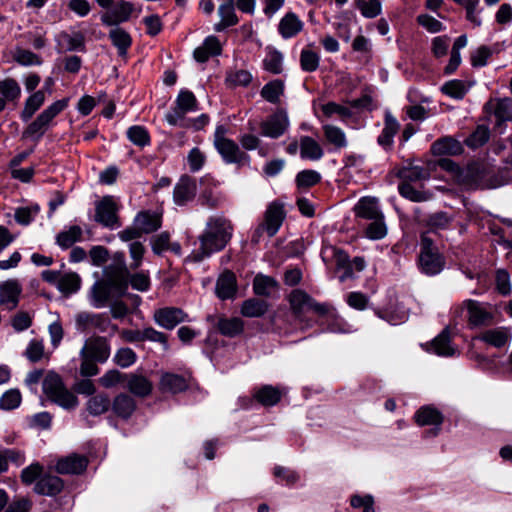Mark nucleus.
Instances as JSON below:
<instances>
[{
  "label": "nucleus",
  "mask_w": 512,
  "mask_h": 512,
  "mask_svg": "<svg viewBox=\"0 0 512 512\" xmlns=\"http://www.w3.org/2000/svg\"><path fill=\"white\" fill-rule=\"evenodd\" d=\"M125 380L126 374H123L116 369H111L99 378V384L104 388H112Z\"/></svg>",
  "instance_id": "69168bd1"
},
{
  "label": "nucleus",
  "mask_w": 512,
  "mask_h": 512,
  "mask_svg": "<svg viewBox=\"0 0 512 512\" xmlns=\"http://www.w3.org/2000/svg\"><path fill=\"white\" fill-rule=\"evenodd\" d=\"M136 359L137 355L131 348L123 347L116 351L113 361L116 365L127 368L133 365Z\"/></svg>",
  "instance_id": "13d9d810"
},
{
  "label": "nucleus",
  "mask_w": 512,
  "mask_h": 512,
  "mask_svg": "<svg viewBox=\"0 0 512 512\" xmlns=\"http://www.w3.org/2000/svg\"><path fill=\"white\" fill-rule=\"evenodd\" d=\"M399 177L402 179V182L410 183L426 180L430 177V173L426 167L409 166L399 171Z\"/></svg>",
  "instance_id": "09e8293b"
},
{
  "label": "nucleus",
  "mask_w": 512,
  "mask_h": 512,
  "mask_svg": "<svg viewBox=\"0 0 512 512\" xmlns=\"http://www.w3.org/2000/svg\"><path fill=\"white\" fill-rule=\"evenodd\" d=\"M319 56L316 52L303 49L300 55L301 68L306 72H313L319 66Z\"/></svg>",
  "instance_id": "e2e57ef3"
},
{
  "label": "nucleus",
  "mask_w": 512,
  "mask_h": 512,
  "mask_svg": "<svg viewBox=\"0 0 512 512\" xmlns=\"http://www.w3.org/2000/svg\"><path fill=\"white\" fill-rule=\"evenodd\" d=\"M133 11L134 6L131 2L120 0L112 9L101 16V21L108 26L117 25L126 22Z\"/></svg>",
  "instance_id": "dca6fc26"
},
{
  "label": "nucleus",
  "mask_w": 512,
  "mask_h": 512,
  "mask_svg": "<svg viewBox=\"0 0 512 512\" xmlns=\"http://www.w3.org/2000/svg\"><path fill=\"white\" fill-rule=\"evenodd\" d=\"M64 488V481L56 475L44 474L34 486L35 493L46 496H56Z\"/></svg>",
  "instance_id": "4be33fe9"
},
{
  "label": "nucleus",
  "mask_w": 512,
  "mask_h": 512,
  "mask_svg": "<svg viewBox=\"0 0 512 512\" xmlns=\"http://www.w3.org/2000/svg\"><path fill=\"white\" fill-rule=\"evenodd\" d=\"M110 345L108 340L102 336L91 337L86 340L80 351V355H87L99 363H104L110 356Z\"/></svg>",
  "instance_id": "9b49d317"
},
{
  "label": "nucleus",
  "mask_w": 512,
  "mask_h": 512,
  "mask_svg": "<svg viewBox=\"0 0 512 512\" xmlns=\"http://www.w3.org/2000/svg\"><path fill=\"white\" fill-rule=\"evenodd\" d=\"M323 132L326 140L337 148H342L347 145L344 132L334 125H324Z\"/></svg>",
  "instance_id": "864d4df0"
},
{
  "label": "nucleus",
  "mask_w": 512,
  "mask_h": 512,
  "mask_svg": "<svg viewBox=\"0 0 512 512\" xmlns=\"http://www.w3.org/2000/svg\"><path fill=\"white\" fill-rule=\"evenodd\" d=\"M42 473L43 466L39 463H33L22 470L20 478L25 485H30L38 478L40 479Z\"/></svg>",
  "instance_id": "338daca9"
},
{
  "label": "nucleus",
  "mask_w": 512,
  "mask_h": 512,
  "mask_svg": "<svg viewBox=\"0 0 512 512\" xmlns=\"http://www.w3.org/2000/svg\"><path fill=\"white\" fill-rule=\"evenodd\" d=\"M303 28V22L292 12L287 13L279 22L278 31L283 38L297 35Z\"/></svg>",
  "instance_id": "7c9ffc66"
},
{
  "label": "nucleus",
  "mask_w": 512,
  "mask_h": 512,
  "mask_svg": "<svg viewBox=\"0 0 512 512\" xmlns=\"http://www.w3.org/2000/svg\"><path fill=\"white\" fill-rule=\"evenodd\" d=\"M282 54L276 50H269L263 60L264 69L273 74L282 72Z\"/></svg>",
  "instance_id": "6e6d98bb"
},
{
  "label": "nucleus",
  "mask_w": 512,
  "mask_h": 512,
  "mask_svg": "<svg viewBox=\"0 0 512 512\" xmlns=\"http://www.w3.org/2000/svg\"><path fill=\"white\" fill-rule=\"evenodd\" d=\"M511 338V330L507 327L487 329L475 337V339H478L495 348L504 347Z\"/></svg>",
  "instance_id": "6ab92c4d"
},
{
  "label": "nucleus",
  "mask_w": 512,
  "mask_h": 512,
  "mask_svg": "<svg viewBox=\"0 0 512 512\" xmlns=\"http://www.w3.org/2000/svg\"><path fill=\"white\" fill-rule=\"evenodd\" d=\"M153 320L160 327L172 330L178 324L186 322L188 315L181 308L167 306L156 309L153 313Z\"/></svg>",
  "instance_id": "6e6552de"
},
{
  "label": "nucleus",
  "mask_w": 512,
  "mask_h": 512,
  "mask_svg": "<svg viewBox=\"0 0 512 512\" xmlns=\"http://www.w3.org/2000/svg\"><path fill=\"white\" fill-rule=\"evenodd\" d=\"M399 193L414 202H423L429 199V194L416 190L410 183L402 182L399 187Z\"/></svg>",
  "instance_id": "bf43d9fd"
},
{
  "label": "nucleus",
  "mask_w": 512,
  "mask_h": 512,
  "mask_svg": "<svg viewBox=\"0 0 512 512\" xmlns=\"http://www.w3.org/2000/svg\"><path fill=\"white\" fill-rule=\"evenodd\" d=\"M112 409L117 416L128 419L136 409V402L131 396L121 393L114 398Z\"/></svg>",
  "instance_id": "f704fd0d"
},
{
  "label": "nucleus",
  "mask_w": 512,
  "mask_h": 512,
  "mask_svg": "<svg viewBox=\"0 0 512 512\" xmlns=\"http://www.w3.org/2000/svg\"><path fill=\"white\" fill-rule=\"evenodd\" d=\"M81 279L76 273L61 275L58 281V289L65 294L75 293L80 288Z\"/></svg>",
  "instance_id": "603ef678"
},
{
  "label": "nucleus",
  "mask_w": 512,
  "mask_h": 512,
  "mask_svg": "<svg viewBox=\"0 0 512 512\" xmlns=\"http://www.w3.org/2000/svg\"><path fill=\"white\" fill-rule=\"evenodd\" d=\"M463 310H466L467 322L471 328L487 327L494 323L492 306L476 300L468 299L463 302Z\"/></svg>",
  "instance_id": "39448f33"
},
{
  "label": "nucleus",
  "mask_w": 512,
  "mask_h": 512,
  "mask_svg": "<svg viewBox=\"0 0 512 512\" xmlns=\"http://www.w3.org/2000/svg\"><path fill=\"white\" fill-rule=\"evenodd\" d=\"M81 235L82 229L79 226H71L68 230L58 234L57 243L63 248H69L81 238Z\"/></svg>",
  "instance_id": "5fc2aeb1"
},
{
  "label": "nucleus",
  "mask_w": 512,
  "mask_h": 512,
  "mask_svg": "<svg viewBox=\"0 0 512 512\" xmlns=\"http://www.w3.org/2000/svg\"><path fill=\"white\" fill-rule=\"evenodd\" d=\"M354 211L357 216L368 220H374L383 215L378 208L377 200L372 197L361 198L356 204Z\"/></svg>",
  "instance_id": "c756f323"
},
{
  "label": "nucleus",
  "mask_w": 512,
  "mask_h": 512,
  "mask_svg": "<svg viewBox=\"0 0 512 512\" xmlns=\"http://www.w3.org/2000/svg\"><path fill=\"white\" fill-rule=\"evenodd\" d=\"M196 107L197 101L194 94L190 91H182L177 97L176 107L166 115V119L169 124L178 125L181 121H184L185 114L196 110Z\"/></svg>",
  "instance_id": "9d476101"
},
{
  "label": "nucleus",
  "mask_w": 512,
  "mask_h": 512,
  "mask_svg": "<svg viewBox=\"0 0 512 512\" xmlns=\"http://www.w3.org/2000/svg\"><path fill=\"white\" fill-rule=\"evenodd\" d=\"M135 225H137L141 233H152L160 228L161 217L157 213L142 211L136 216Z\"/></svg>",
  "instance_id": "c9c22d12"
},
{
  "label": "nucleus",
  "mask_w": 512,
  "mask_h": 512,
  "mask_svg": "<svg viewBox=\"0 0 512 512\" xmlns=\"http://www.w3.org/2000/svg\"><path fill=\"white\" fill-rule=\"evenodd\" d=\"M43 391L49 400L64 409L71 410L78 405L77 397L64 385L61 377L49 372L43 380Z\"/></svg>",
  "instance_id": "f03ea898"
},
{
  "label": "nucleus",
  "mask_w": 512,
  "mask_h": 512,
  "mask_svg": "<svg viewBox=\"0 0 512 512\" xmlns=\"http://www.w3.org/2000/svg\"><path fill=\"white\" fill-rule=\"evenodd\" d=\"M188 380L179 374L162 373L159 381V389L163 393L177 394L188 389Z\"/></svg>",
  "instance_id": "5701e85b"
},
{
  "label": "nucleus",
  "mask_w": 512,
  "mask_h": 512,
  "mask_svg": "<svg viewBox=\"0 0 512 512\" xmlns=\"http://www.w3.org/2000/svg\"><path fill=\"white\" fill-rule=\"evenodd\" d=\"M22 292L20 283L15 279H10L0 283V305L8 310H13L18 306L19 297Z\"/></svg>",
  "instance_id": "2eb2a0df"
},
{
  "label": "nucleus",
  "mask_w": 512,
  "mask_h": 512,
  "mask_svg": "<svg viewBox=\"0 0 512 512\" xmlns=\"http://www.w3.org/2000/svg\"><path fill=\"white\" fill-rule=\"evenodd\" d=\"M289 121L284 111H278L261 123V133L270 138H278L284 134Z\"/></svg>",
  "instance_id": "4468645a"
},
{
  "label": "nucleus",
  "mask_w": 512,
  "mask_h": 512,
  "mask_svg": "<svg viewBox=\"0 0 512 512\" xmlns=\"http://www.w3.org/2000/svg\"><path fill=\"white\" fill-rule=\"evenodd\" d=\"M89 464L85 455L72 453L57 459L55 471L62 475H80L84 473Z\"/></svg>",
  "instance_id": "1a4fd4ad"
},
{
  "label": "nucleus",
  "mask_w": 512,
  "mask_h": 512,
  "mask_svg": "<svg viewBox=\"0 0 512 512\" xmlns=\"http://www.w3.org/2000/svg\"><path fill=\"white\" fill-rule=\"evenodd\" d=\"M321 179L318 172L314 170H303L296 176V183L299 187L309 188L316 185Z\"/></svg>",
  "instance_id": "774afa93"
},
{
  "label": "nucleus",
  "mask_w": 512,
  "mask_h": 512,
  "mask_svg": "<svg viewBox=\"0 0 512 512\" xmlns=\"http://www.w3.org/2000/svg\"><path fill=\"white\" fill-rule=\"evenodd\" d=\"M215 293L221 300L232 299L237 293V280L235 274L225 270L217 279Z\"/></svg>",
  "instance_id": "412c9836"
},
{
  "label": "nucleus",
  "mask_w": 512,
  "mask_h": 512,
  "mask_svg": "<svg viewBox=\"0 0 512 512\" xmlns=\"http://www.w3.org/2000/svg\"><path fill=\"white\" fill-rule=\"evenodd\" d=\"M284 219L285 211L283 205L278 202H272L265 211L263 221L269 237H273L278 232Z\"/></svg>",
  "instance_id": "a211bd4d"
},
{
  "label": "nucleus",
  "mask_w": 512,
  "mask_h": 512,
  "mask_svg": "<svg viewBox=\"0 0 512 512\" xmlns=\"http://www.w3.org/2000/svg\"><path fill=\"white\" fill-rule=\"evenodd\" d=\"M269 309L267 301L258 298H249L245 300L240 309V313L244 317L259 318L266 314Z\"/></svg>",
  "instance_id": "2f4dec72"
},
{
  "label": "nucleus",
  "mask_w": 512,
  "mask_h": 512,
  "mask_svg": "<svg viewBox=\"0 0 512 512\" xmlns=\"http://www.w3.org/2000/svg\"><path fill=\"white\" fill-rule=\"evenodd\" d=\"M333 258L335 261L336 269L343 270L342 275L339 277L341 282L352 278L354 273L352 271V264L347 253L340 249H334Z\"/></svg>",
  "instance_id": "c03bdc74"
},
{
  "label": "nucleus",
  "mask_w": 512,
  "mask_h": 512,
  "mask_svg": "<svg viewBox=\"0 0 512 512\" xmlns=\"http://www.w3.org/2000/svg\"><path fill=\"white\" fill-rule=\"evenodd\" d=\"M215 146L227 163H240L246 158V155L240 151L238 145L228 138L216 141Z\"/></svg>",
  "instance_id": "a878e982"
},
{
  "label": "nucleus",
  "mask_w": 512,
  "mask_h": 512,
  "mask_svg": "<svg viewBox=\"0 0 512 512\" xmlns=\"http://www.w3.org/2000/svg\"><path fill=\"white\" fill-rule=\"evenodd\" d=\"M488 139V128L485 126H478L475 131L465 140V144L471 148H478L484 145Z\"/></svg>",
  "instance_id": "0e129e2a"
},
{
  "label": "nucleus",
  "mask_w": 512,
  "mask_h": 512,
  "mask_svg": "<svg viewBox=\"0 0 512 512\" xmlns=\"http://www.w3.org/2000/svg\"><path fill=\"white\" fill-rule=\"evenodd\" d=\"M105 281L108 284L112 285V287L123 294L129 284V271L127 269L124 255L123 254H115L113 263L106 266L103 270Z\"/></svg>",
  "instance_id": "423d86ee"
},
{
  "label": "nucleus",
  "mask_w": 512,
  "mask_h": 512,
  "mask_svg": "<svg viewBox=\"0 0 512 512\" xmlns=\"http://www.w3.org/2000/svg\"><path fill=\"white\" fill-rule=\"evenodd\" d=\"M114 289L112 285L103 280L97 282L92 288V296L96 307H102L110 299L111 290Z\"/></svg>",
  "instance_id": "8fccbe9b"
},
{
  "label": "nucleus",
  "mask_w": 512,
  "mask_h": 512,
  "mask_svg": "<svg viewBox=\"0 0 512 512\" xmlns=\"http://www.w3.org/2000/svg\"><path fill=\"white\" fill-rule=\"evenodd\" d=\"M450 333L448 329H444L432 342L431 350L439 356H453L455 348L450 344Z\"/></svg>",
  "instance_id": "58836bf2"
},
{
  "label": "nucleus",
  "mask_w": 512,
  "mask_h": 512,
  "mask_svg": "<svg viewBox=\"0 0 512 512\" xmlns=\"http://www.w3.org/2000/svg\"><path fill=\"white\" fill-rule=\"evenodd\" d=\"M109 38L112 44L117 48L119 56H126L127 50L132 44L130 34L123 28L116 27L110 30Z\"/></svg>",
  "instance_id": "4c0bfd02"
},
{
  "label": "nucleus",
  "mask_w": 512,
  "mask_h": 512,
  "mask_svg": "<svg viewBox=\"0 0 512 512\" xmlns=\"http://www.w3.org/2000/svg\"><path fill=\"white\" fill-rule=\"evenodd\" d=\"M300 154L304 159L319 160L324 152L316 140L309 136H304L300 140Z\"/></svg>",
  "instance_id": "ea45409f"
},
{
  "label": "nucleus",
  "mask_w": 512,
  "mask_h": 512,
  "mask_svg": "<svg viewBox=\"0 0 512 512\" xmlns=\"http://www.w3.org/2000/svg\"><path fill=\"white\" fill-rule=\"evenodd\" d=\"M0 112L5 108L6 101L17 100L21 95V88L13 78H6L0 81Z\"/></svg>",
  "instance_id": "473e14b6"
},
{
  "label": "nucleus",
  "mask_w": 512,
  "mask_h": 512,
  "mask_svg": "<svg viewBox=\"0 0 512 512\" xmlns=\"http://www.w3.org/2000/svg\"><path fill=\"white\" fill-rule=\"evenodd\" d=\"M425 221V224L431 229V230H439V229H446L451 221L452 217L449 216L446 212L439 211L431 214Z\"/></svg>",
  "instance_id": "4d7b16f0"
},
{
  "label": "nucleus",
  "mask_w": 512,
  "mask_h": 512,
  "mask_svg": "<svg viewBox=\"0 0 512 512\" xmlns=\"http://www.w3.org/2000/svg\"><path fill=\"white\" fill-rule=\"evenodd\" d=\"M85 38L81 32L68 34L62 32L58 38V45L63 47L65 51H83L85 49Z\"/></svg>",
  "instance_id": "79ce46f5"
},
{
  "label": "nucleus",
  "mask_w": 512,
  "mask_h": 512,
  "mask_svg": "<svg viewBox=\"0 0 512 512\" xmlns=\"http://www.w3.org/2000/svg\"><path fill=\"white\" fill-rule=\"evenodd\" d=\"M444 258L434 246L433 240L426 234L421 236V250L419 254V267L427 275H436L444 267Z\"/></svg>",
  "instance_id": "20e7f679"
},
{
  "label": "nucleus",
  "mask_w": 512,
  "mask_h": 512,
  "mask_svg": "<svg viewBox=\"0 0 512 512\" xmlns=\"http://www.w3.org/2000/svg\"><path fill=\"white\" fill-rule=\"evenodd\" d=\"M77 330L85 333L91 329H98L100 332H106L110 327V320L104 314H94L89 312H80L75 317Z\"/></svg>",
  "instance_id": "f8f14e48"
},
{
  "label": "nucleus",
  "mask_w": 512,
  "mask_h": 512,
  "mask_svg": "<svg viewBox=\"0 0 512 512\" xmlns=\"http://www.w3.org/2000/svg\"><path fill=\"white\" fill-rule=\"evenodd\" d=\"M12 58L22 66H40L43 63V60L39 55L21 47H16L14 49L12 52Z\"/></svg>",
  "instance_id": "a18cd8bd"
},
{
  "label": "nucleus",
  "mask_w": 512,
  "mask_h": 512,
  "mask_svg": "<svg viewBox=\"0 0 512 512\" xmlns=\"http://www.w3.org/2000/svg\"><path fill=\"white\" fill-rule=\"evenodd\" d=\"M285 393V389L272 385H264L254 390L253 397L261 405L270 407L279 403Z\"/></svg>",
  "instance_id": "393cba45"
},
{
  "label": "nucleus",
  "mask_w": 512,
  "mask_h": 512,
  "mask_svg": "<svg viewBox=\"0 0 512 512\" xmlns=\"http://www.w3.org/2000/svg\"><path fill=\"white\" fill-rule=\"evenodd\" d=\"M415 421L419 426H436L426 432L429 436H436L440 430L438 426L443 422V416L436 408L432 406H424L416 412Z\"/></svg>",
  "instance_id": "f3484780"
},
{
  "label": "nucleus",
  "mask_w": 512,
  "mask_h": 512,
  "mask_svg": "<svg viewBox=\"0 0 512 512\" xmlns=\"http://www.w3.org/2000/svg\"><path fill=\"white\" fill-rule=\"evenodd\" d=\"M196 181L188 175H183L176 184L173 192L174 201L177 205H184L191 201L196 195Z\"/></svg>",
  "instance_id": "aec40b11"
},
{
  "label": "nucleus",
  "mask_w": 512,
  "mask_h": 512,
  "mask_svg": "<svg viewBox=\"0 0 512 512\" xmlns=\"http://www.w3.org/2000/svg\"><path fill=\"white\" fill-rule=\"evenodd\" d=\"M278 289V282L271 276L257 274L253 280V291L255 295L270 297L272 292Z\"/></svg>",
  "instance_id": "e433bc0d"
},
{
  "label": "nucleus",
  "mask_w": 512,
  "mask_h": 512,
  "mask_svg": "<svg viewBox=\"0 0 512 512\" xmlns=\"http://www.w3.org/2000/svg\"><path fill=\"white\" fill-rule=\"evenodd\" d=\"M45 99L44 90H38L31 94L26 99L24 108L21 112L22 120L28 121L31 119L35 112L44 104Z\"/></svg>",
  "instance_id": "a19ab883"
},
{
  "label": "nucleus",
  "mask_w": 512,
  "mask_h": 512,
  "mask_svg": "<svg viewBox=\"0 0 512 512\" xmlns=\"http://www.w3.org/2000/svg\"><path fill=\"white\" fill-rule=\"evenodd\" d=\"M487 108L493 111L497 124L504 121H512V99L503 98L490 100Z\"/></svg>",
  "instance_id": "c85d7f7f"
},
{
  "label": "nucleus",
  "mask_w": 512,
  "mask_h": 512,
  "mask_svg": "<svg viewBox=\"0 0 512 512\" xmlns=\"http://www.w3.org/2000/svg\"><path fill=\"white\" fill-rule=\"evenodd\" d=\"M94 219L105 227L113 228L117 224V206L111 196H105L96 203Z\"/></svg>",
  "instance_id": "ddd939ff"
},
{
  "label": "nucleus",
  "mask_w": 512,
  "mask_h": 512,
  "mask_svg": "<svg viewBox=\"0 0 512 512\" xmlns=\"http://www.w3.org/2000/svg\"><path fill=\"white\" fill-rule=\"evenodd\" d=\"M289 303L294 315L300 318L304 312L312 310L319 315H325L328 312V306L317 303L304 290L295 289L290 293Z\"/></svg>",
  "instance_id": "0eeeda50"
},
{
  "label": "nucleus",
  "mask_w": 512,
  "mask_h": 512,
  "mask_svg": "<svg viewBox=\"0 0 512 512\" xmlns=\"http://www.w3.org/2000/svg\"><path fill=\"white\" fill-rule=\"evenodd\" d=\"M232 231L233 226L226 218L210 217L205 231L199 236V249L193 251L187 259L195 263L201 262L213 252L224 249L232 237Z\"/></svg>",
  "instance_id": "f257e3e1"
},
{
  "label": "nucleus",
  "mask_w": 512,
  "mask_h": 512,
  "mask_svg": "<svg viewBox=\"0 0 512 512\" xmlns=\"http://www.w3.org/2000/svg\"><path fill=\"white\" fill-rule=\"evenodd\" d=\"M127 136L129 140L137 146L144 147L150 142L148 131L142 126L130 127L127 131Z\"/></svg>",
  "instance_id": "052dcab7"
},
{
  "label": "nucleus",
  "mask_w": 512,
  "mask_h": 512,
  "mask_svg": "<svg viewBox=\"0 0 512 512\" xmlns=\"http://www.w3.org/2000/svg\"><path fill=\"white\" fill-rule=\"evenodd\" d=\"M111 405L110 399L105 394L92 396L86 403L87 411L93 416H99L108 411Z\"/></svg>",
  "instance_id": "de8ad7c7"
},
{
  "label": "nucleus",
  "mask_w": 512,
  "mask_h": 512,
  "mask_svg": "<svg viewBox=\"0 0 512 512\" xmlns=\"http://www.w3.org/2000/svg\"><path fill=\"white\" fill-rule=\"evenodd\" d=\"M22 400L19 390L10 389L6 391L0 398V408L3 410H12L17 408Z\"/></svg>",
  "instance_id": "680f3d73"
},
{
  "label": "nucleus",
  "mask_w": 512,
  "mask_h": 512,
  "mask_svg": "<svg viewBox=\"0 0 512 512\" xmlns=\"http://www.w3.org/2000/svg\"><path fill=\"white\" fill-rule=\"evenodd\" d=\"M490 171L483 165L473 164L467 168L466 177L471 178V187L473 188H490L495 187L496 183L488 181Z\"/></svg>",
  "instance_id": "cd10ccee"
},
{
  "label": "nucleus",
  "mask_w": 512,
  "mask_h": 512,
  "mask_svg": "<svg viewBox=\"0 0 512 512\" xmlns=\"http://www.w3.org/2000/svg\"><path fill=\"white\" fill-rule=\"evenodd\" d=\"M399 130L397 120L390 114L385 115V126L378 137V143L383 147H388L393 143V137Z\"/></svg>",
  "instance_id": "37998d69"
},
{
  "label": "nucleus",
  "mask_w": 512,
  "mask_h": 512,
  "mask_svg": "<svg viewBox=\"0 0 512 512\" xmlns=\"http://www.w3.org/2000/svg\"><path fill=\"white\" fill-rule=\"evenodd\" d=\"M68 105V99L58 100L44 109L24 130L22 137L38 141L49 128L53 119Z\"/></svg>",
  "instance_id": "7ed1b4c3"
},
{
  "label": "nucleus",
  "mask_w": 512,
  "mask_h": 512,
  "mask_svg": "<svg viewBox=\"0 0 512 512\" xmlns=\"http://www.w3.org/2000/svg\"><path fill=\"white\" fill-rule=\"evenodd\" d=\"M432 151L435 154L455 155L462 151V146L457 140L450 137H445L433 143Z\"/></svg>",
  "instance_id": "49530a36"
},
{
  "label": "nucleus",
  "mask_w": 512,
  "mask_h": 512,
  "mask_svg": "<svg viewBox=\"0 0 512 512\" xmlns=\"http://www.w3.org/2000/svg\"><path fill=\"white\" fill-rule=\"evenodd\" d=\"M284 84L281 80H273L261 90V96L270 103H277L280 96L283 94Z\"/></svg>",
  "instance_id": "3c124183"
},
{
  "label": "nucleus",
  "mask_w": 512,
  "mask_h": 512,
  "mask_svg": "<svg viewBox=\"0 0 512 512\" xmlns=\"http://www.w3.org/2000/svg\"><path fill=\"white\" fill-rule=\"evenodd\" d=\"M126 388L135 396L144 398L151 394L152 382L141 374L131 373L126 375Z\"/></svg>",
  "instance_id": "b1692460"
},
{
  "label": "nucleus",
  "mask_w": 512,
  "mask_h": 512,
  "mask_svg": "<svg viewBox=\"0 0 512 512\" xmlns=\"http://www.w3.org/2000/svg\"><path fill=\"white\" fill-rule=\"evenodd\" d=\"M218 12L221 17V21L214 27L217 32L223 31L227 27L234 26L238 23V17L235 14L233 0H227L225 3L220 5Z\"/></svg>",
  "instance_id": "72a5a7b5"
},
{
  "label": "nucleus",
  "mask_w": 512,
  "mask_h": 512,
  "mask_svg": "<svg viewBox=\"0 0 512 512\" xmlns=\"http://www.w3.org/2000/svg\"><path fill=\"white\" fill-rule=\"evenodd\" d=\"M218 331L226 337H236L244 331V321L239 317L219 316L215 323Z\"/></svg>",
  "instance_id": "bb28decb"
}]
</instances>
